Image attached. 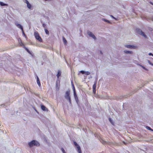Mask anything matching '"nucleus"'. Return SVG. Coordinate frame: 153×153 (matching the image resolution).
<instances>
[{
    "instance_id": "1",
    "label": "nucleus",
    "mask_w": 153,
    "mask_h": 153,
    "mask_svg": "<svg viewBox=\"0 0 153 153\" xmlns=\"http://www.w3.org/2000/svg\"><path fill=\"white\" fill-rule=\"evenodd\" d=\"M28 145L30 147H31L33 146H38L40 145V144L39 142L35 140H33L28 143Z\"/></svg>"
},
{
    "instance_id": "2",
    "label": "nucleus",
    "mask_w": 153,
    "mask_h": 153,
    "mask_svg": "<svg viewBox=\"0 0 153 153\" xmlns=\"http://www.w3.org/2000/svg\"><path fill=\"white\" fill-rule=\"evenodd\" d=\"M70 90H68L65 93V99L68 101L70 104H71V98L70 96Z\"/></svg>"
},
{
    "instance_id": "3",
    "label": "nucleus",
    "mask_w": 153,
    "mask_h": 153,
    "mask_svg": "<svg viewBox=\"0 0 153 153\" xmlns=\"http://www.w3.org/2000/svg\"><path fill=\"white\" fill-rule=\"evenodd\" d=\"M34 35L36 38V39L38 40L40 42H42V39L40 37L39 35V34L38 32H35L34 33Z\"/></svg>"
},
{
    "instance_id": "4",
    "label": "nucleus",
    "mask_w": 153,
    "mask_h": 153,
    "mask_svg": "<svg viewBox=\"0 0 153 153\" xmlns=\"http://www.w3.org/2000/svg\"><path fill=\"white\" fill-rule=\"evenodd\" d=\"M136 31L137 33L143 36L145 38H146V35L140 29L137 28L136 29Z\"/></svg>"
},
{
    "instance_id": "5",
    "label": "nucleus",
    "mask_w": 153,
    "mask_h": 153,
    "mask_svg": "<svg viewBox=\"0 0 153 153\" xmlns=\"http://www.w3.org/2000/svg\"><path fill=\"white\" fill-rule=\"evenodd\" d=\"M74 145L76 147L78 152L79 153H82V151L81 150L80 147L79 145L75 141L74 142Z\"/></svg>"
},
{
    "instance_id": "6",
    "label": "nucleus",
    "mask_w": 153,
    "mask_h": 153,
    "mask_svg": "<svg viewBox=\"0 0 153 153\" xmlns=\"http://www.w3.org/2000/svg\"><path fill=\"white\" fill-rule=\"evenodd\" d=\"M60 81L59 79H58L56 82V89L58 90L59 89L60 86Z\"/></svg>"
},
{
    "instance_id": "7",
    "label": "nucleus",
    "mask_w": 153,
    "mask_h": 153,
    "mask_svg": "<svg viewBox=\"0 0 153 153\" xmlns=\"http://www.w3.org/2000/svg\"><path fill=\"white\" fill-rule=\"evenodd\" d=\"M88 34L94 40H95L96 39V37L90 31H88Z\"/></svg>"
},
{
    "instance_id": "8",
    "label": "nucleus",
    "mask_w": 153,
    "mask_h": 153,
    "mask_svg": "<svg viewBox=\"0 0 153 153\" xmlns=\"http://www.w3.org/2000/svg\"><path fill=\"white\" fill-rule=\"evenodd\" d=\"M125 46L127 48L130 49H134L135 48V46L134 45H125Z\"/></svg>"
},
{
    "instance_id": "9",
    "label": "nucleus",
    "mask_w": 153,
    "mask_h": 153,
    "mask_svg": "<svg viewBox=\"0 0 153 153\" xmlns=\"http://www.w3.org/2000/svg\"><path fill=\"white\" fill-rule=\"evenodd\" d=\"M15 24L17 26V27L20 29L22 30H23V28L22 26L20 24H18L17 22L15 23Z\"/></svg>"
},
{
    "instance_id": "10",
    "label": "nucleus",
    "mask_w": 153,
    "mask_h": 153,
    "mask_svg": "<svg viewBox=\"0 0 153 153\" xmlns=\"http://www.w3.org/2000/svg\"><path fill=\"white\" fill-rule=\"evenodd\" d=\"M41 108L42 110L43 111H48L47 109L43 105H41Z\"/></svg>"
},
{
    "instance_id": "11",
    "label": "nucleus",
    "mask_w": 153,
    "mask_h": 153,
    "mask_svg": "<svg viewBox=\"0 0 153 153\" xmlns=\"http://www.w3.org/2000/svg\"><path fill=\"white\" fill-rule=\"evenodd\" d=\"M37 83L39 87L41 86V83L40 82L39 79L38 77L37 76Z\"/></svg>"
},
{
    "instance_id": "12",
    "label": "nucleus",
    "mask_w": 153,
    "mask_h": 153,
    "mask_svg": "<svg viewBox=\"0 0 153 153\" xmlns=\"http://www.w3.org/2000/svg\"><path fill=\"white\" fill-rule=\"evenodd\" d=\"M97 80H96V81H95L94 83V85H93V89L94 90V91H95V89H96V86H97L96 84H97Z\"/></svg>"
},
{
    "instance_id": "13",
    "label": "nucleus",
    "mask_w": 153,
    "mask_h": 153,
    "mask_svg": "<svg viewBox=\"0 0 153 153\" xmlns=\"http://www.w3.org/2000/svg\"><path fill=\"white\" fill-rule=\"evenodd\" d=\"M0 5L1 6H8L7 4L4 3L3 2L1 1H0Z\"/></svg>"
},
{
    "instance_id": "14",
    "label": "nucleus",
    "mask_w": 153,
    "mask_h": 153,
    "mask_svg": "<svg viewBox=\"0 0 153 153\" xmlns=\"http://www.w3.org/2000/svg\"><path fill=\"white\" fill-rule=\"evenodd\" d=\"M124 52L126 54H132V51H129L125 50L124 51Z\"/></svg>"
},
{
    "instance_id": "15",
    "label": "nucleus",
    "mask_w": 153,
    "mask_h": 153,
    "mask_svg": "<svg viewBox=\"0 0 153 153\" xmlns=\"http://www.w3.org/2000/svg\"><path fill=\"white\" fill-rule=\"evenodd\" d=\"M27 7L29 9H31V8L32 7V5H31L29 3V2L27 4Z\"/></svg>"
},
{
    "instance_id": "16",
    "label": "nucleus",
    "mask_w": 153,
    "mask_h": 153,
    "mask_svg": "<svg viewBox=\"0 0 153 153\" xmlns=\"http://www.w3.org/2000/svg\"><path fill=\"white\" fill-rule=\"evenodd\" d=\"M61 75V72L60 71H58L57 74L56 75V76L58 78V79H59V77Z\"/></svg>"
},
{
    "instance_id": "17",
    "label": "nucleus",
    "mask_w": 153,
    "mask_h": 153,
    "mask_svg": "<svg viewBox=\"0 0 153 153\" xmlns=\"http://www.w3.org/2000/svg\"><path fill=\"white\" fill-rule=\"evenodd\" d=\"M74 93V98L75 100L78 99V97L76 95V92H75Z\"/></svg>"
},
{
    "instance_id": "18",
    "label": "nucleus",
    "mask_w": 153,
    "mask_h": 153,
    "mask_svg": "<svg viewBox=\"0 0 153 153\" xmlns=\"http://www.w3.org/2000/svg\"><path fill=\"white\" fill-rule=\"evenodd\" d=\"M71 83H72V87L73 88L74 93L75 92H76L75 89V88L74 87V85L73 84L72 82H71Z\"/></svg>"
},
{
    "instance_id": "19",
    "label": "nucleus",
    "mask_w": 153,
    "mask_h": 153,
    "mask_svg": "<svg viewBox=\"0 0 153 153\" xmlns=\"http://www.w3.org/2000/svg\"><path fill=\"white\" fill-rule=\"evenodd\" d=\"M108 119H109V121L111 123V124H112L113 125L114 124V123L113 122L112 119L111 118H109Z\"/></svg>"
},
{
    "instance_id": "20",
    "label": "nucleus",
    "mask_w": 153,
    "mask_h": 153,
    "mask_svg": "<svg viewBox=\"0 0 153 153\" xmlns=\"http://www.w3.org/2000/svg\"><path fill=\"white\" fill-rule=\"evenodd\" d=\"M63 42H64V43L65 45L67 43V41L66 40V39H65V38L64 37H63Z\"/></svg>"
},
{
    "instance_id": "21",
    "label": "nucleus",
    "mask_w": 153,
    "mask_h": 153,
    "mask_svg": "<svg viewBox=\"0 0 153 153\" xmlns=\"http://www.w3.org/2000/svg\"><path fill=\"white\" fill-rule=\"evenodd\" d=\"M44 30L46 34L48 35L49 34V32L48 30L46 28H45Z\"/></svg>"
},
{
    "instance_id": "22",
    "label": "nucleus",
    "mask_w": 153,
    "mask_h": 153,
    "mask_svg": "<svg viewBox=\"0 0 153 153\" xmlns=\"http://www.w3.org/2000/svg\"><path fill=\"white\" fill-rule=\"evenodd\" d=\"M102 20L103 21H104L105 22H106L109 23H110V22L108 20H107V19H102Z\"/></svg>"
},
{
    "instance_id": "23",
    "label": "nucleus",
    "mask_w": 153,
    "mask_h": 153,
    "mask_svg": "<svg viewBox=\"0 0 153 153\" xmlns=\"http://www.w3.org/2000/svg\"><path fill=\"white\" fill-rule=\"evenodd\" d=\"M18 41L20 45H21L22 44V40L21 39H18Z\"/></svg>"
},
{
    "instance_id": "24",
    "label": "nucleus",
    "mask_w": 153,
    "mask_h": 153,
    "mask_svg": "<svg viewBox=\"0 0 153 153\" xmlns=\"http://www.w3.org/2000/svg\"><path fill=\"white\" fill-rule=\"evenodd\" d=\"M146 128L148 130L152 131V128L149 126H146Z\"/></svg>"
},
{
    "instance_id": "25",
    "label": "nucleus",
    "mask_w": 153,
    "mask_h": 153,
    "mask_svg": "<svg viewBox=\"0 0 153 153\" xmlns=\"http://www.w3.org/2000/svg\"><path fill=\"white\" fill-rule=\"evenodd\" d=\"M26 50L30 54H32V53L27 48H26Z\"/></svg>"
},
{
    "instance_id": "26",
    "label": "nucleus",
    "mask_w": 153,
    "mask_h": 153,
    "mask_svg": "<svg viewBox=\"0 0 153 153\" xmlns=\"http://www.w3.org/2000/svg\"><path fill=\"white\" fill-rule=\"evenodd\" d=\"M90 74V73L88 71H85V74L86 75H89Z\"/></svg>"
},
{
    "instance_id": "27",
    "label": "nucleus",
    "mask_w": 153,
    "mask_h": 153,
    "mask_svg": "<svg viewBox=\"0 0 153 153\" xmlns=\"http://www.w3.org/2000/svg\"><path fill=\"white\" fill-rule=\"evenodd\" d=\"M80 73H81L83 74H85V71H80Z\"/></svg>"
},
{
    "instance_id": "28",
    "label": "nucleus",
    "mask_w": 153,
    "mask_h": 153,
    "mask_svg": "<svg viewBox=\"0 0 153 153\" xmlns=\"http://www.w3.org/2000/svg\"><path fill=\"white\" fill-rule=\"evenodd\" d=\"M61 150L62 152L63 153H66V152H65V150H64V149L63 148H61Z\"/></svg>"
},
{
    "instance_id": "29",
    "label": "nucleus",
    "mask_w": 153,
    "mask_h": 153,
    "mask_svg": "<svg viewBox=\"0 0 153 153\" xmlns=\"http://www.w3.org/2000/svg\"><path fill=\"white\" fill-rule=\"evenodd\" d=\"M23 1H24V2L25 3H26V4H27L29 2L27 0H23Z\"/></svg>"
},
{
    "instance_id": "30",
    "label": "nucleus",
    "mask_w": 153,
    "mask_h": 153,
    "mask_svg": "<svg viewBox=\"0 0 153 153\" xmlns=\"http://www.w3.org/2000/svg\"><path fill=\"white\" fill-rule=\"evenodd\" d=\"M42 26L43 27L45 28H46V26L45 24H44V23L43 24Z\"/></svg>"
},
{
    "instance_id": "31",
    "label": "nucleus",
    "mask_w": 153,
    "mask_h": 153,
    "mask_svg": "<svg viewBox=\"0 0 153 153\" xmlns=\"http://www.w3.org/2000/svg\"><path fill=\"white\" fill-rule=\"evenodd\" d=\"M148 62L150 65L153 66V64L149 60H148Z\"/></svg>"
},
{
    "instance_id": "32",
    "label": "nucleus",
    "mask_w": 153,
    "mask_h": 153,
    "mask_svg": "<svg viewBox=\"0 0 153 153\" xmlns=\"http://www.w3.org/2000/svg\"><path fill=\"white\" fill-rule=\"evenodd\" d=\"M75 101H76V102L77 103V104H78V103L79 102V101L78 99L76 100H75Z\"/></svg>"
},
{
    "instance_id": "33",
    "label": "nucleus",
    "mask_w": 153,
    "mask_h": 153,
    "mask_svg": "<svg viewBox=\"0 0 153 153\" xmlns=\"http://www.w3.org/2000/svg\"><path fill=\"white\" fill-rule=\"evenodd\" d=\"M22 33L23 34V35L24 36H25V33H24V30H23H23H22Z\"/></svg>"
},
{
    "instance_id": "34",
    "label": "nucleus",
    "mask_w": 153,
    "mask_h": 153,
    "mask_svg": "<svg viewBox=\"0 0 153 153\" xmlns=\"http://www.w3.org/2000/svg\"><path fill=\"white\" fill-rule=\"evenodd\" d=\"M149 55H150V56H152V55H153V54L152 53H149Z\"/></svg>"
},
{
    "instance_id": "35",
    "label": "nucleus",
    "mask_w": 153,
    "mask_h": 153,
    "mask_svg": "<svg viewBox=\"0 0 153 153\" xmlns=\"http://www.w3.org/2000/svg\"><path fill=\"white\" fill-rule=\"evenodd\" d=\"M96 89H95V91L93 89V93L95 94L96 92Z\"/></svg>"
},
{
    "instance_id": "36",
    "label": "nucleus",
    "mask_w": 153,
    "mask_h": 153,
    "mask_svg": "<svg viewBox=\"0 0 153 153\" xmlns=\"http://www.w3.org/2000/svg\"><path fill=\"white\" fill-rule=\"evenodd\" d=\"M111 16L112 18L115 19V18L113 16L111 15Z\"/></svg>"
},
{
    "instance_id": "37",
    "label": "nucleus",
    "mask_w": 153,
    "mask_h": 153,
    "mask_svg": "<svg viewBox=\"0 0 153 153\" xmlns=\"http://www.w3.org/2000/svg\"><path fill=\"white\" fill-rule=\"evenodd\" d=\"M149 3H150L151 4H152V5H153V2H151V1H150V2H149Z\"/></svg>"
},
{
    "instance_id": "38",
    "label": "nucleus",
    "mask_w": 153,
    "mask_h": 153,
    "mask_svg": "<svg viewBox=\"0 0 153 153\" xmlns=\"http://www.w3.org/2000/svg\"><path fill=\"white\" fill-rule=\"evenodd\" d=\"M100 53L101 54H103V53H102V52L101 51H100Z\"/></svg>"
},
{
    "instance_id": "39",
    "label": "nucleus",
    "mask_w": 153,
    "mask_h": 153,
    "mask_svg": "<svg viewBox=\"0 0 153 153\" xmlns=\"http://www.w3.org/2000/svg\"><path fill=\"white\" fill-rule=\"evenodd\" d=\"M141 66L144 69H145V68L143 66L141 65Z\"/></svg>"
},
{
    "instance_id": "40",
    "label": "nucleus",
    "mask_w": 153,
    "mask_h": 153,
    "mask_svg": "<svg viewBox=\"0 0 153 153\" xmlns=\"http://www.w3.org/2000/svg\"><path fill=\"white\" fill-rule=\"evenodd\" d=\"M38 113V112L36 110V109H34Z\"/></svg>"
},
{
    "instance_id": "41",
    "label": "nucleus",
    "mask_w": 153,
    "mask_h": 153,
    "mask_svg": "<svg viewBox=\"0 0 153 153\" xmlns=\"http://www.w3.org/2000/svg\"><path fill=\"white\" fill-rule=\"evenodd\" d=\"M152 20L153 21V16L152 17Z\"/></svg>"
},
{
    "instance_id": "42",
    "label": "nucleus",
    "mask_w": 153,
    "mask_h": 153,
    "mask_svg": "<svg viewBox=\"0 0 153 153\" xmlns=\"http://www.w3.org/2000/svg\"><path fill=\"white\" fill-rule=\"evenodd\" d=\"M30 55H31V56H32V57H33V54H32H32H30Z\"/></svg>"
},
{
    "instance_id": "43",
    "label": "nucleus",
    "mask_w": 153,
    "mask_h": 153,
    "mask_svg": "<svg viewBox=\"0 0 153 153\" xmlns=\"http://www.w3.org/2000/svg\"><path fill=\"white\" fill-rule=\"evenodd\" d=\"M152 29V28H151V29H150V30H151Z\"/></svg>"
},
{
    "instance_id": "44",
    "label": "nucleus",
    "mask_w": 153,
    "mask_h": 153,
    "mask_svg": "<svg viewBox=\"0 0 153 153\" xmlns=\"http://www.w3.org/2000/svg\"><path fill=\"white\" fill-rule=\"evenodd\" d=\"M66 63H67V64H68V63H67V62H66Z\"/></svg>"
}]
</instances>
